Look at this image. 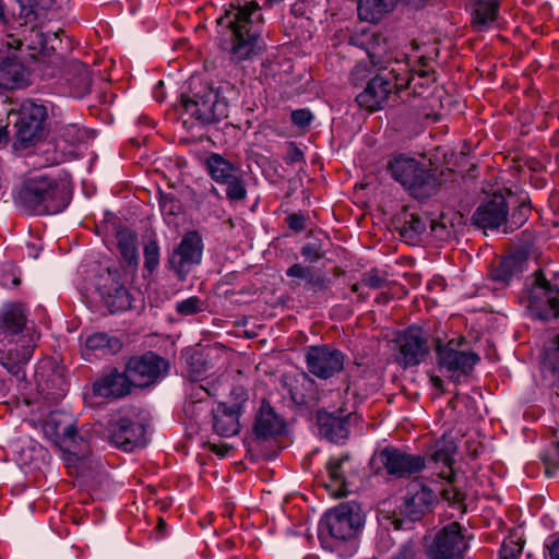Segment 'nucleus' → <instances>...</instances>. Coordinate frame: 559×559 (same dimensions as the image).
Listing matches in <instances>:
<instances>
[{
  "label": "nucleus",
  "mask_w": 559,
  "mask_h": 559,
  "mask_svg": "<svg viewBox=\"0 0 559 559\" xmlns=\"http://www.w3.org/2000/svg\"><path fill=\"white\" fill-rule=\"evenodd\" d=\"M11 117L14 118V150L29 148L46 138L48 111L45 105L25 99L15 112H11Z\"/></svg>",
  "instance_id": "obj_7"
},
{
  "label": "nucleus",
  "mask_w": 559,
  "mask_h": 559,
  "mask_svg": "<svg viewBox=\"0 0 559 559\" xmlns=\"http://www.w3.org/2000/svg\"><path fill=\"white\" fill-rule=\"evenodd\" d=\"M385 474L396 479H407L419 474L426 467V459L396 447H385L377 455Z\"/></svg>",
  "instance_id": "obj_11"
},
{
  "label": "nucleus",
  "mask_w": 559,
  "mask_h": 559,
  "mask_svg": "<svg viewBox=\"0 0 559 559\" xmlns=\"http://www.w3.org/2000/svg\"><path fill=\"white\" fill-rule=\"evenodd\" d=\"M428 217L409 206H404L393 218V225L401 239L409 245H415L421 240V236L427 231Z\"/></svg>",
  "instance_id": "obj_23"
},
{
  "label": "nucleus",
  "mask_w": 559,
  "mask_h": 559,
  "mask_svg": "<svg viewBox=\"0 0 559 559\" xmlns=\"http://www.w3.org/2000/svg\"><path fill=\"white\" fill-rule=\"evenodd\" d=\"M203 249L204 243L200 233L187 231L178 246L168 254L166 267L179 282H185L188 275L201 264Z\"/></svg>",
  "instance_id": "obj_9"
},
{
  "label": "nucleus",
  "mask_w": 559,
  "mask_h": 559,
  "mask_svg": "<svg viewBox=\"0 0 559 559\" xmlns=\"http://www.w3.org/2000/svg\"><path fill=\"white\" fill-rule=\"evenodd\" d=\"M395 361L404 369L419 365L429 354L427 333L417 325H411L395 340Z\"/></svg>",
  "instance_id": "obj_12"
},
{
  "label": "nucleus",
  "mask_w": 559,
  "mask_h": 559,
  "mask_svg": "<svg viewBox=\"0 0 559 559\" xmlns=\"http://www.w3.org/2000/svg\"><path fill=\"white\" fill-rule=\"evenodd\" d=\"M397 0H359L357 11L360 20L377 23L393 10Z\"/></svg>",
  "instance_id": "obj_37"
},
{
  "label": "nucleus",
  "mask_w": 559,
  "mask_h": 559,
  "mask_svg": "<svg viewBox=\"0 0 559 559\" xmlns=\"http://www.w3.org/2000/svg\"><path fill=\"white\" fill-rule=\"evenodd\" d=\"M73 427L74 425L67 416L59 413H51L44 423V432L53 440L56 445L60 442L69 445L70 439L67 436Z\"/></svg>",
  "instance_id": "obj_38"
},
{
  "label": "nucleus",
  "mask_w": 559,
  "mask_h": 559,
  "mask_svg": "<svg viewBox=\"0 0 559 559\" xmlns=\"http://www.w3.org/2000/svg\"><path fill=\"white\" fill-rule=\"evenodd\" d=\"M430 461L442 463L444 466L449 467V474L442 476L448 480V485L441 489L440 497L448 502L449 507L459 510L462 514L465 513L467 493L454 485L455 473L452 468L454 462L453 448L445 445L439 447L438 444L437 449L430 454Z\"/></svg>",
  "instance_id": "obj_18"
},
{
  "label": "nucleus",
  "mask_w": 559,
  "mask_h": 559,
  "mask_svg": "<svg viewBox=\"0 0 559 559\" xmlns=\"http://www.w3.org/2000/svg\"><path fill=\"white\" fill-rule=\"evenodd\" d=\"M195 390L198 391V393H197L198 401H190V402L186 403L183 406L185 413L189 416L194 414V412L201 406L202 400L209 395L207 390H205L201 385L199 388H195Z\"/></svg>",
  "instance_id": "obj_61"
},
{
  "label": "nucleus",
  "mask_w": 559,
  "mask_h": 559,
  "mask_svg": "<svg viewBox=\"0 0 559 559\" xmlns=\"http://www.w3.org/2000/svg\"><path fill=\"white\" fill-rule=\"evenodd\" d=\"M283 384L287 388L296 412L311 419L314 406V381L308 373L301 371L293 377L285 376Z\"/></svg>",
  "instance_id": "obj_19"
},
{
  "label": "nucleus",
  "mask_w": 559,
  "mask_h": 559,
  "mask_svg": "<svg viewBox=\"0 0 559 559\" xmlns=\"http://www.w3.org/2000/svg\"><path fill=\"white\" fill-rule=\"evenodd\" d=\"M500 0H473L472 27L476 32H486L499 15Z\"/></svg>",
  "instance_id": "obj_29"
},
{
  "label": "nucleus",
  "mask_w": 559,
  "mask_h": 559,
  "mask_svg": "<svg viewBox=\"0 0 559 559\" xmlns=\"http://www.w3.org/2000/svg\"><path fill=\"white\" fill-rule=\"evenodd\" d=\"M348 463L349 455L344 454L331 457L325 465L329 481L324 484V488L334 498L346 497L353 491V478L356 475L347 468Z\"/></svg>",
  "instance_id": "obj_21"
},
{
  "label": "nucleus",
  "mask_w": 559,
  "mask_h": 559,
  "mask_svg": "<svg viewBox=\"0 0 559 559\" xmlns=\"http://www.w3.org/2000/svg\"><path fill=\"white\" fill-rule=\"evenodd\" d=\"M466 549L461 525L452 522L436 534L428 555L431 559H460Z\"/></svg>",
  "instance_id": "obj_14"
},
{
  "label": "nucleus",
  "mask_w": 559,
  "mask_h": 559,
  "mask_svg": "<svg viewBox=\"0 0 559 559\" xmlns=\"http://www.w3.org/2000/svg\"><path fill=\"white\" fill-rule=\"evenodd\" d=\"M21 283L20 274L13 265H4L0 271V284L4 287H16Z\"/></svg>",
  "instance_id": "obj_58"
},
{
  "label": "nucleus",
  "mask_w": 559,
  "mask_h": 559,
  "mask_svg": "<svg viewBox=\"0 0 559 559\" xmlns=\"http://www.w3.org/2000/svg\"><path fill=\"white\" fill-rule=\"evenodd\" d=\"M128 376L134 386L145 388L167 374L169 364L160 356L148 352L141 356L131 357L127 364Z\"/></svg>",
  "instance_id": "obj_13"
},
{
  "label": "nucleus",
  "mask_w": 559,
  "mask_h": 559,
  "mask_svg": "<svg viewBox=\"0 0 559 559\" xmlns=\"http://www.w3.org/2000/svg\"><path fill=\"white\" fill-rule=\"evenodd\" d=\"M70 444L67 445L60 442L58 447L64 452L78 457L83 459L91 452V441L87 431L78 430L75 426L69 431L67 436Z\"/></svg>",
  "instance_id": "obj_42"
},
{
  "label": "nucleus",
  "mask_w": 559,
  "mask_h": 559,
  "mask_svg": "<svg viewBox=\"0 0 559 559\" xmlns=\"http://www.w3.org/2000/svg\"><path fill=\"white\" fill-rule=\"evenodd\" d=\"M349 43L364 48L370 61L377 64L381 53L385 50V38L376 33H364L361 36H352Z\"/></svg>",
  "instance_id": "obj_40"
},
{
  "label": "nucleus",
  "mask_w": 559,
  "mask_h": 559,
  "mask_svg": "<svg viewBox=\"0 0 559 559\" xmlns=\"http://www.w3.org/2000/svg\"><path fill=\"white\" fill-rule=\"evenodd\" d=\"M392 177L418 200L435 195L441 186L437 169L426 168L412 157L397 156L388 166Z\"/></svg>",
  "instance_id": "obj_6"
},
{
  "label": "nucleus",
  "mask_w": 559,
  "mask_h": 559,
  "mask_svg": "<svg viewBox=\"0 0 559 559\" xmlns=\"http://www.w3.org/2000/svg\"><path fill=\"white\" fill-rule=\"evenodd\" d=\"M213 429L221 437H231L239 431V406L217 404L212 411Z\"/></svg>",
  "instance_id": "obj_28"
},
{
  "label": "nucleus",
  "mask_w": 559,
  "mask_h": 559,
  "mask_svg": "<svg viewBox=\"0 0 559 559\" xmlns=\"http://www.w3.org/2000/svg\"><path fill=\"white\" fill-rule=\"evenodd\" d=\"M117 248L129 271L138 267L136 235L129 229L118 230L116 234Z\"/></svg>",
  "instance_id": "obj_39"
},
{
  "label": "nucleus",
  "mask_w": 559,
  "mask_h": 559,
  "mask_svg": "<svg viewBox=\"0 0 559 559\" xmlns=\"http://www.w3.org/2000/svg\"><path fill=\"white\" fill-rule=\"evenodd\" d=\"M523 550V542L512 538L506 539L499 551V559H516Z\"/></svg>",
  "instance_id": "obj_55"
},
{
  "label": "nucleus",
  "mask_w": 559,
  "mask_h": 559,
  "mask_svg": "<svg viewBox=\"0 0 559 559\" xmlns=\"http://www.w3.org/2000/svg\"><path fill=\"white\" fill-rule=\"evenodd\" d=\"M26 325V314L19 304H7L0 310V342L12 341Z\"/></svg>",
  "instance_id": "obj_26"
},
{
  "label": "nucleus",
  "mask_w": 559,
  "mask_h": 559,
  "mask_svg": "<svg viewBox=\"0 0 559 559\" xmlns=\"http://www.w3.org/2000/svg\"><path fill=\"white\" fill-rule=\"evenodd\" d=\"M344 355L328 345L317 346V378L329 379L343 370Z\"/></svg>",
  "instance_id": "obj_31"
},
{
  "label": "nucleus",
  "mask_w": 559,
  "mask_h": 559,
  "mask_svg": "<svg viewBox=\"0 0 559 559\" xmlns=\"http://www.w3.org/2000/svg\"><path fill=\"white\" fill-rule=\"evenodd\" d=\"M31 84V72L14 51H0V88L20 90Z\"/></svg>",
  "instance_id": "obj_22"
},
{
  "label": "nucleus",
  "mask_w": 559,
  "mask_h": 559,
  "mask_svg": "<svg viewBox=\"0 0 559 559\" xmlns=\"http://www.w3.org/2000/svg\"><path fill=\"white\" fill-rule=\"evenodd\" d=\"M130 380L131 378L128 376L126 367L123 371L114 368L109 373L93 383V392L95 395L106 399L123 397L130 394L131 389L134 386Z\"/></svg>",
  "instance_id": "obj_25"
},
{
  "label": "nucleus",
  "mask_w": 559,
  "mask_h": 559,
  "mask_svg": "<svg viewBox=\"0 0 559 559\" xmlns=\"http://www.w3.org/2000/svg\"><path fill=\"white\" fill-rule=\"evenodd\" d=\"M50 37L57 38L58 34H45L36 25H33L28 29V35L24 36L25 40L27 41L28 49L36 52H46L49 49L48 41Z\"/></svg>",
  "instance_id": "obj_45"
},
{
  "label": "nucleus",
  "mask_w": 559,
  "mask_h": 559,
  "mask_svg": "<svg viewBox=\"0 0 559 559\" xmlns=\"http://www.w3.org/2000/svg\"><path fill=\"white\" fill-rule=\"evenodd\" d=\"M56 0H15L17 8L12 11V19L20 26L40 20Z\"/></svg>",
  "instance_id": "obj_30"
},
{
  "label": "nucleus",
  "mask_w": 559,
  "mask_h": 559,
  "mask_svg": "<svg viewBox=\"0 0 559 559\" xmlns=\"http://www.w3.org/2000/svg\"><path fill=\"white\" fill-rule=\"evenodd\" d=\"M159 207L168 224H170L173 218L178 216L182 210L181 202L173 194H162Z\"/></svg>",
  "instance_id": "obj_50"
},
{
  "label": "nucleus",
  "mask_w": 559,
  "mask_h": 559,
  "mask_svg": "<svg viewBox=\"0 0 559 559\" xmlns=\"http://www.w3.org/2000/svg\"><path fill=\"white\" fill-rule=\"evenodd\" d=\"M406 76L407 62L405 61L395 60L389 67L380 69L356 96L358 106L373 112L391 103H397L405 85L409 82Z\"/></svg>",
  "instance_id": "obj_4"
},
{
  "label": "nucleus",
  "mask_w": 559,
  "mask_h": 559,
  "mask_svg": "<svg viewBox=\"0 0 559 559\" xmlns=\"http://www.w3.org/2000/svg\"><path fill=\"white\" fill-rule=\"evenodd\" d=\"M144 267L153 273L159 265V246L156 239H150L143 250Z\"/></svg>",
  "instance_id": "obj_53"
},
{
  "label": "nucleus",
  "mask_w": 559,
  "mask_h": 559,
  "mask_svg": "<svg viewBox=\"0 0 559 559\" xmlns=\"http://www.w3.org/2000/svg\"><path fill=\"white\" fill-rule=\"evenodd\" d=\"M406 80L409 81L407 85H405L404 91L409 90L416 96H421L426 92V90L431 84H426V80L418 79L416 73H413L409 64L407 63V76Z\"/></svg>",
  "instance_id": "obj_56"
},
{
  "label": "nucleus",
  "mask_w": 559,
  "mask_h": 559,
  "mask_svg": "<svg viewBox=\"0 0 559 559\" xmlns=\"http://www.w3.org/2000/svg\"><path fill=\"white\" fill-rule=\"evenodd\" d=\"M509 204L501 192L487 195L472 216L475 226L484 229H497L508 224Z\"/></svg>",
  "instance_id": "obj_16"
},
{
  "label": "nucleus",
  "mask_w": 559,
  "mask_h": 559,
  "mask_svg": "<svg viewBox=\"0 0 559 559\" xmlns=\"http://www.w3.org/2000/svg\"><path fill=\"white\" fill-rule=\"evenodd\" d=\"M364 524L361 509L355 502H343L324 514L320 521L335 539L334 550L340 557H352L357 548L356 536Z\"/></svg>",
  "instance_id": "obj_5"
},
{
  "label": "nucleus",
  "mask_w": 559,
  "mask_h": 559,
  "mask_svg": "<svg viewBox=\"0 0 559 559\" xmlns=\"http://www.w3.org/2000/svg\"><path fill=\"white\" fill-rule=\"evenodd\" d=\"M428 223L430 224V235L437 241L448 242L454 237L453 224L444 222L443 216L440 219H428Z\"/></svg>",
  "instance_id": "obj_48"
},
{
  "label": "nucleus",
  "mask_w": 559,
  "mask_h": 559,
  "mask_svg": "<svg viewBox=\"0 0 559 559\" xmlns=\"http://www.w3.org/2000/svg\"><path fill=\"white\" fill-rule=\"evenodd\" d=\"M528 263L527 255L518 251L506 257L491 273V277L496 282L509 284L514 277H519Z\"/></svg>",
  "instance_id": "obj_32"
},
{
  "label": "nucleus",
  "mask_w": 559,
  "mask_h": 559,
  "mask_svg": "<svg viewBox=\"0 0 559 559\" xmlns=\"http://www.w3.org/2000/svg\"><path fill=\"white\" fill-rule=\"evenodd\" d=\"M348 417L334 416L325 411H317V426L322 437L331 442L340 443L348 438Z\"/></svg>",
  "instance_id": "obj_27"
},
{
  "label": "nucleus",
  "mask_w": 559,
  "mask_h": 559,
  "mask_svg": "<svg viewBox=\"0 0 559 559\" xmlns=\"http://www.w3.org/2000/svg\"><path fill=\"white\" fill-rule=\"evenodd\" d=\"M432 61L433 57L431 56H420L417 60V66L411 68L418 79L426 80V84H433L437 81L436 72L431 67Z\"/></svg>",
  "instance_id": "obj_52"
},
{
  "label": "nucleus",
  "mask_w": 559,
  "mask_h": 559,
  "mask_svg": "<svg viewBox=\"0 0 559 559\" xmlns=\"http://www.w3.org/2000/svg\"><path fill=\"white\" fill-rule=\"evenodd\" d=\"M464 341L461 337L459 341L450 340L445 345L439 344L436 348L438 365L441 369H445L449 372L461 374H468L474 366L480 360V357L473 352H463L459 347Z\"/></svg>",
  "instance_id": "obj_17"
},
{
  "label": "nucleus",
  "mask_w": 559,
  "mask_h": 559,
  "mask_svg": "<svg viewBox=\"0 0 559 559\" xmlns=\"http://www.w3.org/2000/svg\"><path fill=\"white\" fill-rule=\"evenodd\" d=\"M313 0H296L292 5V13L296 17H304L308 22L311 21Z\"/></svg>",
  "instance_id": "obj_60"
},
{
  "label": "nucleus",
  "mask_w": 559,
  "mask_h": 559,
  "mask_svg": "<svg viewBox=\"0 0 559 559\" xmlns=\"http://www.w3.org/2000/svg\"><path fill=\"white\" fill-rule=\"evenodd\" d=\"M543 368L552 379V386L559 396V334L545 346Z\"/></svg>",
  "instance_id": "obj_41"
},
{
  "label": "nucleus",
  "mask_w": 559,
  "mask_h": 559,
  "mask_svg": "<svg viewBox=\"0 0 559 559\" xmlns=\"http://www.w3.org/2000/svg\"><path fill=\"white\" fill-rule=\"evenodd\" d=\"M203 166L213 181L222 185L228 179H233L241 168L231 163L218 153H211L204 160Z\"/></svg>",
  "instance_id": "obj_33"
},
{
  "label": "nucleus",
  "mask_w": 559,
  "mask_h": 559,
  "mask_svg": "<svg viewBox=\"0 0 559 559\" xmlns=\"http://www.w3.org/2000/svg\"><path fill=\"white\" fill-rule=\"evenodd\" d=\"M14 200L22 210L36 215L60 213L69 204L64 186L47 175L26 178Z\"/></svg>",
  "instance_id": "obj_2"
},
{
  "label": "nucleus",
  "mask_w": 559,
  "mask_h": 559,
  "mask_svg": "<svg viewBox=\"0 0 559 559\" xmlns=\"http://www.w3.org/2000/svg\"><path fill=\"white\" fill-rule=\"evenodd\" d=\"M58 135L66 143L75 145L84 140L85 132L76 123H67L58 128Z\"/></svg>",
  "instance_id": "obj_54"
},
{
  "label": "nucleus",
  "mask_w": 559,
  "mask_h": 559,
  "mask_svg": "<svg viewBox=\"0 0 559 559\" xmlns=\"http://www.w3.org/2000/svg\"><path fill=\"white\" fill-rule=\"evenodd\" d=\"M532 213L531 200L524 198L520 201L519 205L511 213L508 223L512 230L520 228L530 217Z\"/></svg>",
  "instance_id": "obj_49"
},
{
  "label": "nucleus",
  "mask_w": 559,
  "mask_h": 559,
  "mask_svg": "<svg viewBox=\"0 0 559 559\" xmlns=\"http://www.w3.org/2000/svg\"><path fill=\"white\" fill-rule=\"evenodd\" d=\"M361 284L371 289H380L386 286L388 280L385 276L380 275L377 269H372L362 274Z\"/></svg>",
  "instance_id": "obj_57"
},
{
  "label": "nucleus",
  "mask_w": 559,
  "mask_h": 559,
  "mask_svg": "<svg viewBox=\"0 0 559 559\" xmlns=\"http://www.w3.org/2000/svg\"><path fill=\"white\" fill-rule=\"evenodd\" d=\"M286 423L271 404L263 400L253 423V435L257 440H267L282 435Z\"/></svg>",
  "instance_id": "obj_24"
},
{
  "label": "nucleus",
  "mask_w": 559,
  "mask_h": 559,
  "mask_svg": "<svg viewBox=\"0 0 559 559\" xmlns=\"http://www.w3.org/2000/svg\"><path fill=\"white\" fill-rule=\"evenodd\" d=\"M544 465H545V472L548 476H552L555 472L559 468V462L558 460H552L548 456L542 457Z\"/></svg>",
  "instance_id": "obj_63"
},
{
  "label": "nucleus",
  "mask_w": 559,
  "mask_h": 559,
  "mask_svg": "<svg viewBox=\"0 0 559 559\" xmlns=\"http://www.w3.org/2000/svg\"><path fill=\"white\" fill-rule=\"evenodd\" d=\"M534 281L527 292V308L540 321L559 320V285L552 284L542 269L533 274Z\"/></svg>",
  "instance_id": "obj_8"
},
{
  "label": "nucleus",
  "mask_w": 559,
  "mask_h": 559,
  "mask_svg": "<svg viewBox=\"0 0 559 559\" xmlns=\"http://www.w3.org/2000/svg\"><path fill=\"white\" fill-rule=\"evenodd\" d=\"M108 438L111 444L124 452H132L145 444V427L131 418L121 416L108 423Z\"/></svg>",
  "instance_id": "obj_15"
},
{
  "label": "nucleus",
  "mask_w": 559,
  "mask_h": 559,
  "mask_svg": "<svg viewBox=\"0 0 559 559\" xmlns=\"http://www.w3.org/2000/svg\"><path fill=\"white\" fill-rule=\"evenodd\" d=\"M121 347V342L107 333H94L85 341L86 350L100 352L103 355L117 354Z\"/></svg>",
  "instance_id": "obj_43"
},
{
  "label": "nucleus",
  "mask_w": 559,
  "mask_h": 559,
  "mask_svg": "<svg viewBox=\"0 0 559 559\" xmlns=\"http://www.w3.org/2000/svg\"><path fill=\"white\" fill-rule=\"evenodd\" d=\"M301 253L308 264L295 263L287 269L286 275L293 278L296 285L312 288L314 286V266L312 265L314 253L309 245L302 248Z\"/></svg>",
  "instance_id": "obj_36"
},
{
  "label": "nucleus",
  "mask_w": 559,
  "mask_h": 559,
  "mask_svg": "<svg viewBox=\"0 0 559 559\" xmlns=\"http://www.w3.org/2000/svg\"><path fill=\"white\" fill-rule=\"evenodd\" d=\"M307 217L301 213H293L286 217V223L294 231H302L306 228Z\"/></svg>",
  "instance_id": "obj_62"
},
{
  "label": "nucleus",
  "mask_w": 559,
  "mask_h": 559,
  "mask_svg": "<svg viewBox=\"0 0 559 559\" xmlns=\"http://www.w3.org/2000/svg\"><path fill=\"white\" fill-rule=\"evenodd\" d=\"M221 93V87L214 88L199 76H191L188 91L181 93L179 106L198 126L212 124L228 117V103Z\"/></svg>",
  "instance_id": "obj_3"
},
{
  "label": "nucleus",
  "mask_w": 559,
  "mask_h": 559,
  "mask_svg": "<svg viewBox=\"0 0 559 559\" xmlns=\"http://www.w3.org/2000/svg\"><path fill=\"white\" fill-rule=\"evenodd\" d=\"M215 348L195 347L187 353L186 364L189 367L190 376L193 380L200 379L214 368L213 354Z\"/></svg>",
  "instance_id": "obj_35"
},
{
  "label": "nucleus",
  "mask_w": 559,
  "mask_h": 559,
  "mask_svg": "<svg viewBox=\"0 0 559 559\" xmlns=\"http://www.w3.org/2000/svg\"><path fill=\"white\" fill-rule=\"evenodd\" d=\"M31 358V354L27 349H24L22 354L14 353L13 349H9L7 356L2 358V366L12 374L19 376L22 372V367Z\"/></svg>",
  "instance_id": "obj_46"
},
{
  "label": "nucleus",
  "mask_w": 559,
  "mask_h": 559,
  "mask_svg": "<svg viewBox=\"0 0 559 559\" xmlns=\"http://www.w3.org/2000/svg\"><path fill=\"white\" fill-rule=\"evenodd\" d=\"M98 292L110 313L124 311L131 307V295L120 282L118 270L108 269L100 275Z\"/></svg>",
  "instance_id": "obj_20"
},
{
  "label": "nucleus",
  "mask_w": 559,
  "mask_h": 559,
  "mask_svg": "<svg viewBox=\"0 0 559 559\" xmlns=\"http://www.w3.org/2000/svg\"><path fill=\"white\" fill-rule=\"evenodd\" d=\"M263 23L261 7L257 1L230 3L224 15L217 19V24L231 33L229 53L233 61L239 62L258 55L262 49L260 37Z\"/></svg>",
  "instance_id": "obj_1"
},
{
  "label": "nucleus",
  "mask_w": 559,
  "mask_h": 559,
  "mask_svg": "<svg viewBox=\"0 0 559 559\" xmlns=\"http://www.w3.org/2000/svg\"><path fill=\"white\" fill-rule=\"evenodd\" d=\"M222 185L226 186L225 193L229 202L238 203L246 200L248 192L242 170L235 175L233 179H228Z\"/></svg>",
  "instance_id": "obj_44"
},
{
  "label": "nucleus",
  "mask_w": 559,
  "mask_h": 559,
  "mask_svg": "<svg viewBox=\"0 0 559 559\" xmlns=\"http://www.w3.org/2000/svg\"><path fill=\"white\" fill-rule=\"evenodd\" d=\"M550 559H559V537L556 538L550 545H547Z\"/></svg>",
  "instance_id": "obj_64"
},
{
  "label": "nucleus",
  "mask_w": 559,
  "mask_h": 559,
  "mask_svg": "<svg viewBox=\"0 0 559 559\" xmlns=\"http://www.w3.org/2000/svg\"><path fill=\"white\" fill-rule=\"evenodd\" d=\"M437 503V493L428 486L419 485L418 488L408 489L399 507V514L394 512L391 515H385V519L390 521L394 530H402L405 520L412 523L421 520L426 513L432 511Z\"/></svg>",
  "instance_id": "obj_10"
},
{
  "label": "nucleus",
  "mask_w": 559,
  "mask_h": 559,
  "mask_svg": "<svg viewBox=\"0 0 559 559\" xmlns=\"http://www.w3.org/2000/svg\"><path fill=\"white\" fill-rule=\"evenodd\" d=\"M47 390V395L53 401L63 397L68 391V383L59 372H53L46 381L43 391Z\"/></svg>",
  "instance_id": "obj_47"
},
{
  "label": "nucleus",
  "mask_w": 559,
  "mask_h": 559,
  "mask_svg": "<svg viewBox=\"0 0 559 559\" xmlns=\"http://www.w3.org/2000/svg\"><path fill=\"white\" fill-rule=\"evenodd\" d=\"M312 112L308 108L296 109L292 111L290 120L299 129L309 127L312 121Z\"/></svg>",
  "instance_id": "obj_59"
},
{
  "label": "nucleus",
  "mask_w": 559,
  "mask_h": 559,
  "mask_svg": "<svg viewBox=\"0 0 559 559\" xmlns=\"http://www.w3.org/2000/svg\"><path fill=\"white\" fill-rule=\"evenodd\" d=\"M67 82L73 97L82 98L91 92L92 78L88 67L80 61L68 66Z\"/></svg>",
  "instance_id": "obj_34"
},
{
  "label": "nucleus",
  "mask_w": 559,
  "mask_h": 559,
  "mask_svg": "<svg viewBox=\"0 0 559 559\" xmlns=\"http://www.w3.org/2000/svg\"><path fill=\"white\" fill-rule=\"evenodd\" d=\"M205 302L198 296H191L187 299L177 301L175 305L176 312L182 317L193 316L202 312Z\"/></svg>",
  "instance_id": "obj_51"
}]
</instances>
